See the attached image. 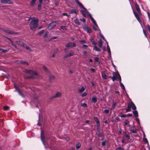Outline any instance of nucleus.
Instances as JSON below:
<instances>
[{
    "label": "nucleus",
    "mask_w": 150,
    "mask_h": 150,
    "mask_svg": "<svg viewBox=\"0 0 150 150\" xmlns=\"http://www.w3.org/2000/svg\"><path fill=\"white\" fill-rule=\"evenodd\" d=\"M24 71L25 73L28 74L32 75V76L27 77V78L30 79H34V78L33 76H35L36 77L35 78H36L39 77V76L38 74L35 71L28 69H25Z\"/></svg>",
    "instance_id": "nucleus-1"
},
{
    "label": "nucleus",
    "mask_w": 150,
    "mask_h": 150,
    "mask_svg": "<svg viewBox=\"0 0 150 150\" xmlns=\"http://www.w3.org/2000/svg\"><path fill=\"white\" fill-rule=\"evenodd\" d=\"M39 21L38 19H34L32 20L29 24L30 28L31 30H33L36 28L38 25Z\"/></svg>",
    "instance_id": "nucleus-2"
},
{
    "label": "nucleus",
    "mask_w": 150,
    "mask_h": 150,
    "mask_svg": "<svg viewBox=\"0 0 150 150\" xmlns=\"http://www.w3.org/2000/svg\"><path fill=\"white\" fill-rule=\"evenodd\" d=\"M131 108L133 110H135L136 109V107L135 105L132 101H131L130 103H128L127 108L126 109V112H128L131 111Z\"/></svg>",
    "instance_id": "nucleus-3"
},
{
    "label": "nucleus",
    "mask_w": 150,
    "mask_h": 150,
    "mask_svg": "<svg viewBox=\"0 0 150 150\" xmlns=\"http://www.w3.org/2000/svg\"><path fill=\"white\" fill-rule=\"evenodd\" d=\"M113 76L112 78V80L113 81H115L117 80V79H118L120 81H121V78L120 74L117 73H113Z\"/></svg>",
    "instance_id": "nucleus-4"
},
{
    "label": "nucleus",
    "mask_w": 150,
    "mask_h": 150,
    "mask_svg": "<svg viewBox=\"0 0 150 150\" xmlns=\"http://www.w3.org/2000/svg\"><path fill=\"white\" fill-rule=\"evenodd\" d=\"M1 29L4 32L9 34L16 35L17 34V33L11 30L7 29L4 28H1Z\"/></svg>",
    "instance_id": "nucleus-5"
},
{
    "label": "nucleus",
    "mask_w": 150,
    "mask_h": 150,
    "mask_svg": "<svg viewBox=\"0 0 150 150\" xmlns=\"http://www.w3.org/2000/svg\"><path fill=\"white\" fill-rule=\"evenodd\" d=\"M56 25V22L53 21L50 23L47 27L49 30H51L54 28Z\"/></svg>",
    "instance_id": "nucleus-6"
},
{
    "label": "nucleus",
    "mask_w": 150,
    "mask_h": 150,
    "mask_svg": "<svg viewBox=\"0 0 150 150\" xmlns=\"http://www.w3.org/2000/svg\"><path fill=\"white\" fill-rule=\"evenodd\" d=\"M76 45L73 42H69L66 45V48L68 47H76Z\"/></svg>",
    "instance_id": "nucleus-7"
},
{
    "label": "nucleus",
    "mask_w": 150,
    "mask_h": 150,
    "mask_svg": "<svg viewBox=\"0 0 150 150\" xmlns=\"http://www.w3.org/2000/svg\"><path fill=\"white\" fill-rule=\"evenodd\" d=\"M132 10H133V13L135 16V17H136V18H137V20L140 23H141V19H140V17H139V14H138L133 9V8H132Z\"/></svg>",
    "instance_id": "nucleus-8"
},
{
    "label": "nucleus",
    "mask_w": 150,
    "mask_h": 150,
    "mask_svg": "<svg viewBox=\"0 0 150 150\" xmlns=\"http://www.w3.org/2000/svg\"><path fill=\"white\" fill-rule=\"evenodd\" d=\"M62 93L60 92H57L54 95H53L52 98H60L62 97Z\"/></svg>",
    "instance_id": "nucleus-9"
},
{
    "label": "nucleus",
    "mask_w": 150,
    "mask_h": 150,
    "mask_svg": "<svg viewBox=\"0 0 150 150\" xmlns=\"http://www.w3.org/2000/svg\"><path fill=\"white\" fill-rule=\"evenodd\" d=\"M75 2L80 7L82 8L85 11H87V9L83 7L82 4L78 0H75Z\"/></svg>",
    "instance_id": "nucleus-10"
},
{
    "label": "nucleus",
    "mask_w": 150,
    "mask_h": 150,
    "mask_svg": "<svg viewBox=\"0 0 150 150\" xmlns=\"http://www.w3.org/2000/svg\"><path fill=\"white\" fill-rule=\"evenodd\" d=\"M1 2L4 4H13L12 2L9 0H1Z\"/></svg>",
    "instance_id": "nucleus-11"
},
{
    "label": "nucleus",
    "mask_w": 150,
    "mask_h": 150,
    "mask_svg": "<svg viewBox=\"0 0 150 150\" xmlns=\"http://www.w3.org/2000/svg\"><path fill=\"white\" fill-rule=\"evenodd\" d=\"M135 6L136 9L138 13L139 14V15L140 16H141L142 15V14L141 13L140 11V8H139V5L137 4V3H136L135 4Z\"/></svg>",
    "instance_id": "nucleus-12"
},
{
    "label": "nucleus",
    "mask_w": 150,
    "mask_h": 150,
    "mask_svg": "<svg viewBox=\"0 0 150 150\" xmlns=\"http://www.w3.org/2000/svg\"><path fill=\"white\" fill-rule=\"evenodd\" d=\"M78 13V10L76 9H73L69 11V13H74L76 14H77Z\"/></svg>",
    "instance_id": "nucleus-13"
},
{
    "label": "nucleus",
    "mask_w": 150,
    "mask_h": 150,
    "mask_svg": "<svg viewBox=\"0 0 150 150\" xmlns=\"http://www.w3.org/2000/svg\"><path fill=\"white\" fill-rule=\"evenodd\" d=\"M94 120L97 123L96 126L99 127V124H100V123L97 117H94Z\"/></svg>",
    "instance_id": "nucleus-14"
},
{
    "label": "nucleus",
    "mask_w": 150,
    "mask_h": 150,
    "mask_svg": "<svg viewBox=\"0 0 150 150\" xmlns=\"http://www.w3.org/2000/svg\"><path fill=\"white\" fill-rule=\"evenodd\" d=\"M74 55V52H71L69 54H67L65 55L64 57L65 58H68L71 56H73Z\"/></svg>",
    "instance_id": "nucleus-15"
},
{
    "label": "nucleus",
    "mask_w": 150,
    "mask_h": 150,
    "mask_svg": "<svg viewBox=\"0 0 150 150\" xmlns=\"http://www.w3.org/2000/svg\"><path fill=\"white\" fill-rule=\"evenodd\" d=\"M16 42L18 45H20L21 46L23 47V45L24 44V43L20 41H16Z\"/></svg>",
    "instance_id": "nucleus-16"
},
{
    "label": "nucleus",
    "mask_w": 150,
    "mask_h": 150,
    "mask_svg": "<svg viewBox=\"0 0 150 150\" xmlns=\"http://www.w3.org/2000/svg\"><path fill=\"white\" fill-rule=\"evenodd\" d=\"M90 41L92 42V44L93 45H96V43L94 41V40L93 38H92L90 39Z\"/></svg>",
    "instance_id": "nucleus-17"
},
{
    "label": "nucleus",
    "mask_w": 150,
    "mask_h": 150,
    "mask_svg": "<svg viewBox=\"0 0 150 150\" xmlns=\"http://www.w3.org/2000/svg\"><path fill=\"white\" fill-rule=\"evenodd\" d=\"M134 111L133 112V113L134 116L136 117H137L138 116V113L137 110H133Z\"/></svg>",
    "instance_id": "nucleus-18"
},
{
    "label": "nucleus",
    "mask_w": 150,
    "mask_h": 150,
    "mask_svg": "<svg viewBox=\"0 0 150 150\" xmlns=\"http://www.w3.org/2000/svg\"><path fill=\"white\" fill-rule=\"evenodd\" d=\"M103 41L101 39H100L98 42V46L100 47H101L102 46Z\"/></svg>",
    "instance_id": "nucleus-19"
},
{
    "label": "nucleus",
    "mask_w": 150,
    "mask_h": 150,
    "mask_svg": "<svg viewBox=\"0 0 150 150\" xmlns=\"http://www.w3.org/2000/svg\"><path fill=\"white\" fill-rule=\"evenodd\" d=\"M97 98L96 96L93 97L92 99V102L93 103H96L97 102Z\"/></svg>",
    "instance_id": "nucleus-20"
},
{
    "label": "nucleus",
    "mask_w": 150,
    "mask_h": 150,
    "mask_svg": "<svg viewBox=\"0 0 150 150\" xmlns=\"http://www.w3.org/2000/svg\"><path fill=\"white\" fill-rule=\"evenodd\" d=\"M85 89V88H84V87H82L79 90V93H81L84 91Z\"/></svg>",
    "instance_id": "nucleus-21"
},
{
    "label": "nucleus",
    "mask_w": 150,
    "mask_h": 150,
    "mask_svg": "<svg viewBox=\"0 0 150 150\" xmlns=\"http://www.w3.org/2000/svg\"><path fill=\"white\" fill-rule=\"evenodd\" d=\"M20 63L23 64H26L27 65H28V62L26 61H23L22 60L20 61Z\"/></svg>",
    "instance_id": "nucleus-22"
},
{
    "label": "nucleus",
    "mask_w": 150,
    "mask_h": 150,
    "mask_svg": "<svg viewBox=\"0 0 150 150\" xmlns=\"http://www.w3.org/2000/svg\"><path fill=\"white\" fill-rule=\"evenodd\" d=\"M102 77L105 79H108L107 76L104 73H102Z\"/></svg>",
    "instance_id": "nucleus-23"
},
{
    "label": "nucleus",
    "mask_w": 150,
    "mask_h": 150,
    "mask_svg": "<svg viewBox=\"0 0 150 150\" xmlns=\"http://www.w3.org/2000/svg\"><path fill=\"white\" fill-rule=\"evenodd\" d=\"M95 25L93 26V29L95 30H99L98 27V26L97 24L94 25Z\"/></svg>",
    "instance_id": "nucleus-24"
},
{
    "label": "nucleus",
    "mask_w": 150,
    "mask_h": 150,
    "mask_svg": "<svg viewBox=\"0 0 150 150\" xmlns=\"http://www.w3.org/2000/svg\"><path fill=\"white\" fill-rule=\"evenodd\" d=\"M94 47L93 50H95L96 51L98 52H100V50L98 48V47L96 46V45H94Z\"/></svg>",
    "instance_id": "nucleus-25"
},
{
    "label": "nucleus",
    "mask_w": 150,
    "mask_h": 150,
    "mask_svg": "<svg viewBox=\"0 0 150 150\" xmlns=\"http://www.w3.org/2000/svg\"><path fill=\"white\" fill-rule=\"evenodd\" d=\"M41 140L42 142V143H43V144H45V137L44 136L42 135V134L41 135Z\"/></svg>",
    "instance_id": "nucleus-26"
},
{
    "label": "nucleus",
    "mask_w": 150,
    "mask_h": 150,
    "mask_svg": "<svg viewBox=\"0 0 150 150\" xmlns=\"http://www.w3.org/2000/svg\"><path fill=\"white\" fill-rule=\"evenodd\" d=\"M36 0H32L30 3V5L31 6H33L36 2Z\"/></svg>",
    "instance_id": "nucleus-27"
},
{
    "label": "nucleus",
    "mask_w": 150,
    "mask_h": 150,
    "mask_svg": "<svg viewBox=\"0 0 150 150\" xmlns=\"http://www.w3.org/2000/svg\"><path fill=\"white\" fill-rule=\"evenodd\" d=\"M116 105V103L115 102H113L112 103V106L111 108V110H113L115 108Z\"/></svg>",
    "instance_id": "nucleus-28"
},
{
    "label": "nucleus",
    "mask_w": 150,
    "mask_h": 150,
    "mask_svg": "<svg viewBox=\"0 0 150 150\" xmlns=\"http://www.w3.org/2000/svg\"><path fill=\"white\" fill-rule=\"evenodd\" d=\"M58 49L57 48L55 50L54 52L52 54V57H55L56 53L58 51Z\"/></svg>",
    "instance_id": "nucleus-29"
},
{
    "label": "nucleus",
    "mask_w": 150,
    "mask_h": 150,
    "mask_svg": "<svg viewBox=\"0 0 150 150\" xmlns=\"http://www.w3.org/2000/svg\"><path fill=\"white\" fill-rule=\"evenodd\" d=\"M81 146V145L80 143H78L76 144V148L77 149H79L80 148Z\"/></svg>",
    "instance_id": "nucleus-30"
},
{
    "label": "nucleus",
    "mask_w": 150,
    "mask_h": 150,
    "mask_svg": "<svg viewBox=\"0 0 150 150\" xmlns=\"http://www.w3.org/2000/svg\"><path fill=\"white\" fill-rule=\"evenodd\" d=\"M74 21L75 23L76 24L78 25H80L81 24L79 20H78V19H75Z\"/></svg>",
    "instance_id": "nucleus-31"
},
{
    "label": "nucleus",
    "mask_w": 150,
    "mask_h": 150,
    "mask_svg": "<svg viewBox=\"0 0 150 150\" xmlns=\"http://www.w3.org/2000/svg\"><path fill=\"white\" fill-rule=\"evenodd\" d=\"M107 49L108 51V53H109V54L110 55L111 51L110 50V48L109 47V46H108V45H107Z\"/></svg>",
    "instance_id": "nucleus-32"
},
{
    "label": "nucleus",
    "mask_w": 150,
    "mask_h": 150,
    "mask_svg": "<svg viewBox=\"0 0 150 150\" xmlns=\"http://www.w3.org/2000/svg\"><path fill=\"white\" fill-rule=\"evenodd\" d=\"M81 11L83 16L85 17H86V13L85 11L83 10H81Z\"/></svg>",
    "instance_id": "nucleus-33"
},
{
    "label": "nucleus",
    "mask_w": 150,
    "mask_h": 150,
    "mask_svg": "<svg viewBox=\"0 0 150 150\" xmlns=\"http://www.w3.org/2000/svg\"><path fill=\"white\" fill-rule=\"evenodd\" d=\"M23 47L25 48L27 50H30V48L28 46H27L25 44Z\"/></svg>",
    "instance_id": "nucleus-34"
},
{
    "label": "nucleus",
    "mask_w": 150,
    "mask_h": 150,
    "mask_svg": "<svg viewBox=\"0 0 150 150\" xmlns=\"http://www.w3.org/2000/svg\"><path fill=\"white\" fill-rule=\"evenodd\" d=\"M17 91L20 95H21V96L22 97H24L23 95V94L21 92V91H20V89L18 90Z\"/></svg>",
    "instance_id": "nucleus-35"
},
{
    "label": "nucleus",
    "mask_w": 150,
    "mask_h": 150,
    "mask_svg": "<svg viewBox=\"0 0 150 150\" xmlns=\"http://www.w3.org/2000/svg\"><path fill=\"white\" fill-rule=\"evenodd\" d=\"M136 131L135 130H134V129H131L130 130V133H136Z\"/></svg>",
    "instance_id": "nucleus-36"
},
{
    "label": "nucleus",
    "mask_w": 150,
    "mask_h": 150,
    "mask_svg": "<svg viewBox=\"0 0 150 150\" xmlns=\"http://www.w3.org/2000/svg\"><path fill=\"white\" fill-rule=\"evenodd\" d=\"M42 68L45 72H47L48 71L47 68L45 66H43Z\"/></svg>",
    "instance_id": "nucleus-37"
},
{
    "label": "nucleus",
    "mask_w": 150,
    "mask_h": 150,
    "mask_svg": "<svg viewBox=\"0 0 150 150\" xmlns=\"http://www.w3.org/2000/svg\"><path fill=\"white\" fill-rule=\"evenodd\" d=\"M90 19L94 25H96V21L94 20L93 18L92 17H91Z\"/></svg>",
    "instance_id": "nucleus-38"
},
{
    "label": "nucleus",
    "mask_w": 150,
    "mask_h": 150,
    "mask_svg": "<svg viewBox=\"0 0 150 150\" xmlns=\"http://www.w3.org/2000/svg\"><path fill=\"white\" fill-rule=\"evenodd\" d=\"M90 19L94 25H96V21L94 20L93 18L92 17H91Z\"/></svg>",
    "instance_id": "nucleus-39"
},
{
    "label": "nucleus",
    "mask_w": 150,
    "mask_h": 150,
    "mask_svg": "<svg viewBox=\"0 0 150 150\" xmlns=\"http://www.w3.org/2000/svg\"><path fill=\"white\" fill-rule=\"evenodd\" d=\"M90 19L94 25H96V21L94 20L93 18L92 17H91Z\"/></svg>",
    "instance_id": "nucleus-40"
},
{
    "label": "nucleus",
    "mask_w": 150,
    "mask_h": 150,
    "mask_svg": "<svg viewBox=\"0 0 150 150\" xmlns=\"http://www.w3.org/2000/svg\"><path fill=\"white\" fill-rule=\"evenodd\" d=\"M44 32V30H42L38 32L37 33V34L41 35Z\"/></svg>",
    "instance_id": "nucleus-41"
},
{
    "label": "nucleus",
    "mask_w": 150,
    "mask_h": 150,
    "mask_svg": "<svg viewBox=\"0 0 150 150\" xmlns=\"http://www.w3.org/2000/svg\"><path fill=\"white\" fill-rule=\"evenodd\" d=\"M86 31L88 33H91L92 32L91 30L89 28V27L86 30Z\"/></svg>",
    "instance_id": "nucleus-42"
},
{
    "label": "nucleus",
    "mask_w": 150,
    "mask_h": 150,
    "mask_svg": "<svg viewBox=\"0 0 150 150\" xmlns=\"http://www.w3.org/2000/svg\"><path fill=\"white\" fill-rule=\"evenodd\" d=\"M9 107L7 106H4L3 107V109L4 110H8Z\"/></svg>",
    "instance_id": "nucleus-43"
},
{
    "label": "nucleus",
    "mask_w": 150,
    "mask_h": 150,
    "mask_svg": "<svg viewBox=\"0 0 150 150\" xmlns=\"http://www.w3.org/2000/svg\"><path fill=\"white\" fill-rule=\"evenodd\" d=\"M125 137L127 140H128L130 139L129 136L127 134H125Z\"/></svg>",
    "instance_id": "nucleus-44"
},
{
    "label": "nucleus",
    "mask_w": 150,
    "mask_h": 150,
    "mask_svg": "<svg viewBox=\"0 0 150 150\" xmlns=\"http://www.w3.org/2000/svg\"><path fill=\"white\" fill-rule=\"evenodd\" d=\"M106 141L105 140L102 142L101 145L103 146H105L106 145Z\"/></svg>",
    "instance_id": "nucleus-45"
},
{
    "label": "nucleus",
    "mask_w": 150,
    "mask_h": 150,
    "mask_svg": "<svg viewBox=\"0 0 150 150\" xmlns=\"http://www.w3.org/2000/svg\"><path fill=\"white\" fill-rule=\"evenodd\" d=\"M120 86L122 88H123V89H125V86H124V85H123V84L122 83H121V81H120Z\"/></svg>",
    "instance_id": "nucleus-46"
},
{
    "label": "nucleus",
    "mask_w": 150,
    "mask_h": 150,
    "mask_svg": "<svg viewBox=\"0 0 150 150\" xmlns=\"http://www.w3.org/2000/svg\"><path fill=\"white\" fill-rule=\"evenodd\" d=\"M81 106L84 107H86L87 106V104L85 103L81 104Z\"/></svg>",
    "instance_id": "nucleus-47"
},
{
    "label": "nucleus",
    "mask_w": 150,
    "mask_h": 150,
    "mask_svg": "<svg viewBox=\"0 0 150 150\" xmlns=\"http://www.w3.org/2000/svg\"><path fill=\"white\" fill-rule=\"evenodd\" d=\"M83 27V29H84V30H85V31H86V30H87V29L88 28V27L87 26H86V25H85Z\"/></svg>",
    "instance_id": "nucleus-48"
},
{
    "label": "nucleus",
    "mask_w": 150,
    "mask_h": 150,
    "mask_svg": "<svg viewBox=\"0 0 150 150\" xmlns=\"http://www.w3.org/2000/svg\"><path fill=\"white\" fill-rule=\"evenodd\" d=\"M129 122L128 120H126L124 122L125 126L127 125L129 123Z\"/></svg>",
    "instance_id": "nucleus-49"
},
{
    "label": "nucleus",
    "mask_w": 150,
    "mask_h": 150,
    "mask_svg": "<svg viewBox=\"0 0 150 150\" xmlns=\"http://www.w3.org/2000/svg\"><path fill=\"white\" fill-rule=\"evenodd\" d=\"M143 33H144V35L147 38H148L147 36L145 30L144 29H143Z\"/></svg>",
    "instance_id": "nucleus-50"
},
{
    "label": "nucleus",
    "mask_w": 150,
    "mask_h": 150,
    "mask_svg": "<svg viewBox=\"0 0 150 150\" xmlns=\"http://www.w3.org/2000/svg\"><path fill=\"white\" fill-rule=\"evenodd\" d=\"M97 135L99 137H102L103 136V134L101 132H99Z\"/></svg>",
    "instance_id": "nucleus-51"
},
{
    "label": "nucleus",
    "mask_w": 150,
    "mask_h": 150,
    "mask_svg": "<svg viewBox=\"0 0 150 150\" xmlns=\"http://www.w3.org/2000/svg\"><path fill=\"white\" fill-rule=\"evenodd\" d=\"M87 94L86 93L84 92L83 94H82L81 96L82 97H84L86 96H87Z\"/></svg>",
    "instance_id": "nucleus-52"
},
{
    "label": "nucleus",
    "mask_w": 150,
    "mask_h": 150,
    "mask_svg": "<svg viewBox=\"0 0 150 150\" xmlns=\"http://www.w3.org/2000/svg\"><path fill=\"white\" fill-rule=\"evenodd\" d=\"M41 7H42L41 4H39L38 5V10H40L41 9Z\"/></svg>",
    "instance_id": "nucleus-53"
},
{
    "label": "nucleus",
    "mask_w": 150,
    "mask_h": 150,
    "mask_svg": "<svg viewBox=\"0 0 150 150\" xmlns=\"http://www.w3.org/2000/svg\"><path fill=\"white\" fill-rule=\"evenodd\" d=\"M9 50V49L8 50H4L3 49V53H6L8 52Z\"/></svg>",
    "instance_id": "nucleus-54"
},
{
    "label": "nucleus",
    "mask_w": 150,
    "mask_h": 150,
    "mask_svg": "<svg viewBox=\"0 0 150 150\" xmlns=\"http://www.w3.org/2000/svg\"><path fill=\"white\" fill-rule=\"evenodd\" d=\"M60 28L61 29L63 30H66V27L65 26H61Z\"/></svg>",
    "instance_id": "nucleus-55"
},
{
    "label": "nucleus",
    "mask_w": 150,
    "mask_h": 150,
    "mask_svg": "<svg viewBox=\"0 0 150 150\" xmlns=\"http://www.w3.org/2000/svg\"><path fill=\"white\" fill-rule=\"evenodd\" d=\"M104 112L106 114H108L109 112V110L108 109H105L104 110Z\"/></svg>",
    "instance_id": "nucleus-56"
},
{
    "label": "nucleus",
    "mask_w": 150,
    "mask_h": 150,
    "mask_svg": "<svg viewBox=\"0 0 150 150\" xmlns=\"http://www.w3.org/2000/svg\"><path fill=\"white\" fill-rule=\"evenodd\" d=\"M79 42H81V43H86V40H80L79 41Z\"/></svg>",
    "instance_id": "nucleus-57"
},
{
    "label": "nucleus",
    "mask_w": 150,
    "mask_h": 150,
    "mask_svg": "<svg viewBox=\"0 0 150 150\" xmlns=\"http://www.w3.org/2000/svg\"><path fill=\"white\" fill-rule=\"evenodd\" d=\"M48 33H49L48 32H47V31L46 32V33H45L44 35V36H43L44 37V38H45V37H47V35L48 34Z\"/></svg>",
    "instance_id": "nucleus-58"
},
{
    "label": "nucleus",
    "mask_w": 150,
    "mask_h": 150,
    "mask_svg": "<svg viewBox=\"0 0 150 150\" xmlns=\"http://www.w3.org/2000/svg\"><path fill=\"white\" fill-rule=\"evenodd\" d=\"M80 21H82L84 23H86V20H85V19L84 18H82V19H80Z\"/></svg>",
    "instance_id": "nucleus-59"
},
{
    "label": "nucleus",
    "mask_w": 150,
    "mask_h": 150,
    "mask_svg": "<svg viewBox=\"0 0 150 150\" xmlns=\"http://www.w3.org/2000/svg\"><path fill=\"white\" fill-rule=\"evenodd\" d=\"M58 38V37H57V36H54V37H53L52 38H51L50 40H51L53 39H57Z\"/></svg>",
    "instance_id": "nucleus-60"
},
{
    "label": "nucleus",
    "mask_w": 150,
    "mask_h": 150,
    "mask_svg": "<svg viewBox=\"0 0 150 150\" xmlns=\"http://www.w3.org/2000/svg\"><path fill=\"white\" fill-rule=\"evenodd\" d=\"M143 140L144 142H145L146 143H147L148 142V141L146 138L143 139Z\"/></svg>",
    "instance_id": "nucleus-61"
},
{
    "label": "nucleus",
    "mask_w": 150,
    "mask_h": 150,
    "mask_svg": "<svg viewBox=\"0 0 150 150\" xmlns=\"http://www.w3.org/2000/svg\"><path fill=\"white\" fill-rule=\"evenodd\" d=\"M14 87L17 91L19 89L15 84H14Z\"/></svg>",
    "instance_id": "nucleus-62"
},
{
    "label": "nucleus",
    "mask_w": 150,
    "mask_h": 150,
    "mask_svg": "<svg viewBox=\"0 0 150 150\" xmlns=\"http://www.w3.org/2000/svg\"><path fill=\"white\" fill-rule=\"evenodd\" d=\"M95 60L96 62H99V58L97 57H95Z\"/></svg>",
    "instance_id": "nucleus-63"
},
{
    "label": "nucleus",
    "mask_w": 150,
    "mask_h": 150,
    "mask_svg": "<svg viewBox=\"0 0 150 150\" xmlns=\"http://www.w3.org/2000/svg\"><path fill=\"white\" fill-rule=\"evenodd\" d=\"M147 14L149 21L150 22V13H149V12H147Z\"/></svg>",
    "instance_id": "nucleus-64"
}]
</instances>
